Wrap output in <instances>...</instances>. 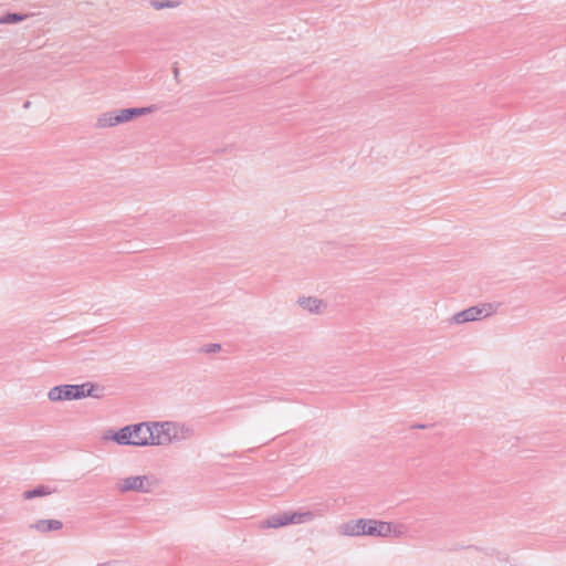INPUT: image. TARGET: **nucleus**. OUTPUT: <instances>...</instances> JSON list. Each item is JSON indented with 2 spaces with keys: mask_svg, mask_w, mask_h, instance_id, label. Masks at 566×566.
I'll return each instance as SVG.
<instances>
[{
  "mask_svg": "<svg viewBox=\"0 0 566 566\" xmlns=\"http://www.w3.org/2000/svg\"><path fill=\"white\" fill-rule=\"evenodd\" d=\"M28 528L34 534L44 535L61 531L63 528V523L57 518H39L30 523Z\"/></svg>",
  "mask_w": 566,
  "mask_h": 566,
  "instance_id": "nucleus-8",
  "label": "nucleus"
},
{
  "mask_svg": "<svg viewBox=\"0 0 566 566\" xmlns=\"http://www.w3.org/2000/svg\"><path fill=\"white\" fill-rule=\"evenodd\" d=\"M513 566H517V565H513Z\"/></svg>",
  "mask_w": 566,
  "mask_h": 566,
  "instance_id": "nucleus-20",
  "label": "nucleus"
},
{
  "mask_svg": "<svg viewBox=\"0 0 566 566\" xmlns=\"http://www.w3.org/2000/svg\"><path fill=\"white\" fill-rule=\"evenodd\" d=\"M286 515L289 525L298 524L296 512H286Z\"/></svg>",
  "mask_w": 566,
  "mask_h": 566,
  "instance_id": "nucleus-16",
  "label": "nucleus"
},
{
  "mask_svg": "<svg viewBox=\"0 0 566 566\" xmlns=\"http://www.w3.org/2000/svg\"><path fill=\"white\" fill-rule=\"evenodd\" d=\"M296 303L304 312L313 315H319L326 308V303L322 298L312 295L301 296Z\"/></svg>",
  "mask_w": 566,
  "mask_h": 566,
  "instance_id": "nucleus-9",
  "label": "nucleus"
},
{
  "mask_svg": "<svg viewBox=\"0 0 566 566\" xmlns=\"http://www.w3.org/2000/svg\"><path fill=\"white\" fill-rule=\"evenodd\" d=\"M21 18L20 17H17V15H13L12 17V20L17 21V20H20Z\"/></svg>",
  "mask_w": 566,
  "mask_h": 566,
  "instance_id": "nucleus-19",
  "label": "nucleus"
},
{
  "mask_svg": "<svg viewBox=\"0 0 566 566\" xmlns=\"http://www.w3.org/2000/svg\"><path fill=\"white\" fill-rule=\"evenodd\" d=\"M368 518L352 520L338 528L340 535L346 537L368 536Z\"/></svg>",
  "mask_w": 566,
  "mask_h": 566,
  "instance_id": "nucleus-7",
  "label": "nucleus"
},
{
  "mask_svg": "<svg viewBox=\"0 0 566 566\" xmlns=\"http://www.w3.org/2000/svg\"><path fill=\"white\" fill-rule=\"evenodd\" d=\"M368 536L386 538H405L408 536V526L401 522H386L368 518Z\"/></svg>",
  "mask_w": 566,
  "mask_h": 566,
  "instance_id": "nucleus-5",
  "label": "nucleus"
},
{
  "mask_svg": "<svg viewBox=\"0 0 566 566\" xmlns=\"http://www.w3.org/2000/svg\"><path fill=\"white\" fill-rule=\"evenodd\" d=\"M221 349V346L219 344H213L210 347V352H219Z\"/></svg>",
  "mask_w": 566,
  "mask_h": 566,
  "instance_id": "nucleus-17",
  "label": "nucleus"
},
{
  "mask_svg": "<svg viewBox=\"0 0 566 566\" xmlns=\"http://www.w3.org/2000/svg\"><path fill=\"white\" fill-rule=\"evenodd\" d=\"M289 525L286 512L275 514L262 523L263 528H280Z\"/></svg>",
  "mask_w": 566,
  "mask_h": 566,
  "instance_id": "nucleus-11",
  "label": "nucleus"
},
{
  "mask_svg": "<svg viewBox=\"0 0 566 566\" xmlns=\"http://www.w3.org/2000/svg\"><path fill=\"white\" fill-rule=\"evenodd\" d=\"M153 112V107H134V108H124L116 111L118 125L127 123L136 117L144 116L150 114Z\"/></svg>",
  "mask_w": 566,
  "mask_h": 566,
  "instance_id": "nucleus-10",
  "label": "nucleus"
},
{
  "mask_svg": "<svg viewBox=\"0 0 566 566\" xmlns=\"http://www.w3.org/2000/svg\"><path fill=\"white\" fill-rule=\"evenodd\" d=\"M150 446H169L191 437L192 429L178 421H148Z\"/></svg>",
  "mask_w": 566,
  "mask_h": 566,
  "instance_id": "nucleus-1",
  "label": "nucleus"
},
{
  "mask_svg": "<svg viewBox=\"0 0 566 566\" xmlns=\"http://www.w3.org/2000/svg\"><path fill=\"white\" fill-rule=\"evenodd\" d=\"M118 125L115 112H107L101 114L96 119V126L101 129L115 127Z\"/></svg>",
  "mask_w": 566,
  "mask_h": 566,
  "instance_id": "nucleus-12",
  "label": "nucleus"
},
{
  "mask_svg": "<svg viewBox=\"0 0 566 566\" xmlns=\"http://www.w3.org/2000/svg\"><path fill=\"white\" fill-rule=\"evenodd\" d=\"M296 515H297L298 524L311 523L316 517L315 513L312 512V511H308V510H306V511H297Z\"/></svg>",
  "mask_w": 566,
  "mask_h": 566,
  "instance_id": "nucleus-14",
  "label": "nucleus"
},
{
  "mask_svg": "<svg viewBox=\"0 0 566 566\" xmlns=\"http://www.w3.org/2000/svg\"><path fill=\"white\" fill-rule=\"evenodd\" d=\"M157 481L149 474H130L122 476L116 482V490L119 493H150L156 488Z\"/></svg>",
  "mask_w": 566,
  "mask_h": 566,
  "instance_id": "nucleus-4",
  "label": "nucleus"
},
{
  "mask_svg": "<svg viewBox=\"0 0 566 566\" xmlns=\"http://www.w3.org/2000/svg\"><path fill=\"white\" fill-rule=\"evenodd\" d=\"M96 566H109L107 563H101V564H97Z\"/></svg>",
  "mask_w": 566,
  "mask_h": 566,
  "instance_id": "nucleus-18",
  "label": "nucleus"
},
{
  "mask_svg": "<svg viewBox=\"0 0 566 566\" xmlns=\"http://www.w3.org/2000/svg\"><path fill=\"white\" fill-rule=\"evenodd\" d=\"M87 397H97L96 387L91 381L57 385L48 391V399L51 402L82 400Z\"/></svg>",
  "mask_w": 566,
  "mask_h": 566,
  "instance_id": "nucleus-3",
  "label": "nucleus"
},
{
  "mask_svg": "<svg viewBox=\"0 0 566 566\" xmlns=\"http://www.w3.org/2000/svg\"><path fill=\"white\" fill-rule=\"evenodd\" d=\"M53 492H54L53 489H51L50 486L40 485L32 490H28V491L23 492L22 496L24 500H32L35 497L51 495Z\"/></svg>",
  "mask_w": 566,
  "mask_h": 566,
  "instance_id": "nucleus-13",
  "label": "nucleus"
},
{
  "mask_svg": "<svg viewBox=\"0 0 566 566\" xmlns=\"http://www.w3.org/2000/svg\"><path fill=\"white\" fill-rule=\"evenodd\" d=\"M496 306L491 303H484L468 307L452 316V323L457 325L481 321L495 314Z\"/></svg>",
  "mask_w": 566,
  "mask_h": 566,
  "instance_id": "nucleus-6",
  "label": "nucleus"
},
{
  "mask_svg": "<svg viewBox=\"0 0 566 566\" xmlns=\"http://www.w3.org/2000/svg\"><path fill=\"white\" fill-rule=\"evenodd\" d=\"M104 441H112L118 446H133L138 448L151 447L149 423L139 422L125 426L116 431H109L103 437Z\"/></svg>",
  "mask_w": 566,
  "mask_h": 566,
  "instance_id": "nucleus-2",
  "label": "nucleus"
},
{
  "mask_svg": "<svg viewBox=\"0 0 566 566\" xmlns=\"http://www.w3.org/2000/svg\"><path fill=\"white\" fill-rule=\"evenodd\" d=\"M151 6L156 10L171 9L178 7L176 1H153Z\"/></svg>",
  "mask_w": 566,
  "mask_h": 566,
  "instance_id": "nucleus-15",
  "label": "nucleus"
}]
</instances>
